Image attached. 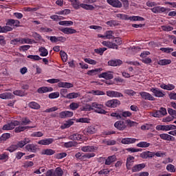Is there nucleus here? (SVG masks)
<instances>
[{"instance_id":"obj_33","label":"nucleus","mask_w":176,"mask_h":176,"mask_svg":"<svg viewBox=\"0 0 176 176\" xmlns=\"http://www.w3.org/2000/svg\"><path fill=\"white\" fill-rule=\"evenodd\" d=\"M74 124V120H69L66 121L62 126L61 129L64 130V129H69V127H71Z\"/></svg>"},{"instance_id":"obj_52","label":"nucleus","mask_w":176,"mask_h":176,"mask_svg":"<svg viewBox=\"0 0 176 176\" xmlns=\"http://www.w3.org/2000/svg\"><path fill=\"white\" fill-rule=\"evenodd\" d=\"M13 94H14V96H19V97H24V96H25V93L22 90H15L13 91Z\"/></svg>"},{"instance_id":"obj_30","label":"nucleus","mask_w":176,"mask_h":176,"mask_svg":"<svg viewBox=\"0 0 176 176\" xmlns=\"http://www.w3.org/2000/svg\"><path fill=\"white\" fill-rule=\"evenodd\" d=\"M56 153V151L52 149V148H47L45 150H43L41 152V155H46L47 156H52Z\"/></svg>"},{"instance_id":"obj_55","label":"nucleus","mask_w":176,"mask_h":176,"mask_svg":"<svg viewBox=\"0 0 176 176\" xmlns=\"http://www.w3.org/2000/svg\"><path fill=\"white\" fill-rule=\"evenodd\" d=\"M0 160H3L4 162H8L9 160V155L7 153H3L0 154Z\"/></svg>"},{"instance_id":"obj_36","label":"nucleus","mask_w":176,"mask_h":176,"mask_svg":"<svg viewBox=\"0 0 176 176\" xmlns=\"http://www.w3.org/2000/svg\"><path fill=\"white\" fill-rule=\"evenodd\" d=\"M155 129L158 131H169L168 125H157Z\"/></svg>"},{"instance_id":"obj_34","label":"nucleus","mask_w":176,"mask_h":176,"mask_svg":"<svg viewBox=\"0 0 176 176\" xmlns=\"http://www.w3.org/2000/svg\"><path fill=\"white\" fill-rule=\"evenodd\" d=\"M104 108H105V107H104V104H102V107H99L98 109H96L95 110V112L96 113H100L102 115H107V113H108V111H105Z\"/></svg>"},{"instance_id":"obj_38","label":"nucleus","mask_w":176,"mask_h":176,"mask_svg":"<svg viewBox=\"0 0 176 176\" xmlns=\"http://www.w3.org/2000/svg\"><path fill=\"white\" fill-rule=\"evenodd\" d=\"M160 50L162 52V53H166V54H170V53H173L174 52V48L172 47H161Z\"/></svg>"},{"instance_id":"obj_14","label":"nucleus","mask_w":176,"mask_h":176,"mask_svg":"<svg viewBox=\"0 0 176 176\" xmlns=\"http://www.w3.org/2000/svg\"><path fill=\"white\" fill-rule=\"evenodd\" d=\"M151 12H153V13H155V14L166 13V12H167V9L166 8L162 7V6L154 7V8H151Z\"/></svg>"},{"instance_id":"obj_1","label":"nucleus","mask_w":176,"mask_h":176,"mask_svg":"<svg viewBox=\"0 0 176 176\" xmlns=\"http://www.w3.org/2000/svg\"><path fill=\"white\" fill-rule=\"evenodd\" d=\"M69 2H71L73 8L78 10L80 8H82V9H85V10H94L95 8L93 5L90 4H85L80 3L79 0H68Z\"/></svg>"},{"instance_id":"obj_20","label":"nucleus","mask_w":176,"mask_h":176,"mask_svg":"<svg viewBox=\"0 0 176 176\" xmlns=\"http://www.w3.org/2000/svg\"><path fill=\"white\" fill-rule=\"evenodd\" d=\"M39 94H43V93H49L50 91H53V87H41L37 90Z\"/></svg>"},{"instance_id":"obj_17","label":"nucleus","mask_w":176,"mask_h":176,"mask_svg":"<svg viewBox=\"0 0 176 176\" xmlns=\"http://www.w3.org/2000/svg\"><path fill=\"white\" fill-rule=\"evenodd\" d=\"M74 116V112L69 111H62L59 113L60 119H65V118H72Z\"/></svg>"},{"instance_id":"obj_11","label":"nucleus","mask_w":176,"mask_h":176,"mask_svg":"<svg viewBox=\"0 0 176 176\" xmlns=\"http://www.w3.org/2000/svg\"><path fill=\"white\" fill-rule=\"evenodd\" d=\"M98 78H103V79L109 80L111 79H113V74H112V72L107 71L99 74Z\"/></svg>"},{"instance_id":"obj_4","label":"nucleus","mask_w":176,"mask_h":176,"mask_svg":"<svg viewBox=\"0 0 176 176\" xmlns=\"http://www.w3.org/2000/svg\"><path fill=\"white\" fill-rule=\"evenodd\" d=\"M167 115V109L164 107H161L159 110L155 111L153 113L154 118H163Z\"/></svg>"},{"instance_id":"obj_3","label":"nucleus","mask_w":176,"mask_h":176,"mask_svg":"<svg viewBox=\"0 0 176 176\" xmlns=\"http://www.w3.org/2000/svg\"><path fill=\"white\" fill-rule=\"evenodd\" d=\"M114 127L120 131H123V130L127 128V120H119L114 123Z\"/></svg>"},{"instance_id":"obj_45","label":"nucleus","mask_w":176,"mask_h":176,"mask_svg":"<svg viewBox=\"0 0 176 176\" xmlns=\"http://www.w3.org/2000/svg\"><path fill=\"white\" fill-rule=\"evenodd\" d=\"M100 71H101V69H94L92 70H89L87 74L89 76H94V75H97Z\"/></svg>"},{"instance_id":"obj_35","label":"nucleus","mask_w":176,"mask_h":176,"mask_svg":"<svg viewBox=\"0 0 176 176\" xmlns=\"http://www.w3.org/2000/svg\"><path fill=\"white\" fill-rule=\"evenodd\" d=\"M104 108H105V107H104V104H102V107H99L98 109H96L95 110V112L96 113H100L102 115H107V113H108V111H105Z\"/></svg>"},{"instance_id":"obj_32","label":"nucleus","mask_w":176,"mask_h":176,"mask_svg":"<svg viewBox=\"0 0 176 176\" xmlns=\"http://www.w3.org/2000/svg\"><path fill=\"white\" fill-rule=\"evenodd\" d=\"M80 96L79 93L72 92L66 95V98L68 100H72L73 98H78Z\"/></svg>"},{"instance_id":"obj_25","label":"nucleus","mask_w":176,"mask_h":176,"mask_svg":"<svg viewBox=\"0 0 176 176\" xmlns=\"http://www.w3.org/2000/svg\"><path fill=\"white\" fill-rule=\"evenodd\" d=\"M113 162H116V155L109 156L106 160L104 164L106 166H111Z\"/></svg>"},{"instance_id":"obj_64","label":"nucleus","mask_w":176,"mask_h":176,"mask_svg":"<svg viewBox=\"0 0 176 176\" xmlns=\"http://www.w3.org/2000/svg\"><path fill=\"white\" fill-rule=\"evenodd\" d=\"M67 153H60L55 155L56 159H64V157H66Z\"/></svg>"},{"instance_id":"obj_24","label":"nucleus","mask_w":176,"mask_h":176,"mask_svg":"<svg viewBox=\"0 0 176 176\" xmlns=\"http://www.w3.org/2000/svg\"><path fill=\"white\" fill-rule=\"evenodd\" d=\"M135 141H137V139L135 138H125L122 139L121 142L124 145H127L129 144H134Z\"/></svg>"},{"instance_id":"obj_48","label":"nucleus","mask_w":176,"mask_h":176,"mask_svg":"<svg viewBox=\"0 0 176 176\" xmlns=\"http://www.w3.org/2000/svg\"><path fill=\"white\" fill-rule=\"evenodd\" d=\"M107 25L109 27H116V25H119V23L117 21L112 20L106 22Z\"/></svg>"},{"instance_id":"obj_19","label":"nucleus","mask_w":176,"mask_h":176,"mask_svg":"<svg viewBox=\"0 0 176 176\" xmlns=\"http://www.w3.org/2000/svg\"><path fill=\"white\" fill-rule=\"evenodd\" d=\"M107 96L108 97H116V98H119V97H123V94L120 92L115 91H107Z\"/></svg>"},{"instance_id":"obj_39","label":"nucleus","mask_w":176,"mask_h":176,"mask_svg":"<svg viewBox=\"0 0 176 176\" xmlns=\"http://www.w3.org/2000/svg\"><path fill=\"white\" fill-rule=\"evenodd\" d=\"M59 25H65L66 27H71L74 25V22L72 21H60L58 22Z\"/></svg>"},{"instance_id":"obj_59","label":"nucleus","mask_w":176,"mask_h":176,"mask_svg":"<svg viewBox=\"0 0 176 176\" xmlns=\"http://www.w3.org/2000/svg\"><path fill=\"white\" fill-rule=\"evenodd\" d=\"M81 111H93L92 104H85L81 107Z\"/></svg>"},{"instance_id":"obj_12","label":"nucleus","mask_w":176,"mask_h":176,"mask_svg":"<svg viewBox=\"0 0 176 176\" xmlns=\"http://www.w3.org/2000/svg\"><path fill=\"white\" fill-rule=\"evenodd\" d=\"M98 147L94 146H84L81 147V151L82 152H86V153H93L96 152V151H98Z\"/></svg>"},{"instance_id":"obj_26","label":"nucleus","mask_w":176,"mask_h":176,"mask_svg":"<svg viewBox=\"0 0 176 176\" xmlns=\"http://www.w3.org/2000/svg\"><path fill=\"white\" fill-rule=\"evenodd\" d=\"M25 151L28 152H32V153H35L36 152V146L34 145V144H28L25 146Z\"/></svg>"},{"instance_id":"obj_54","label":"nucleus","mask_w":176,"mask_h":176,"mask_svg":"<svg viewBox=\"0 0 176 176\" xmlns=\"http://www.w3.org/2000/svg\"><path fill=\"white\" fill-rule=\"evenodd\" d=\"M166 170L167 171H169V173H175V166L171 164H169L166 166Z\"/></svg>"},{"instance_id":"obj_62","label":"nucleus","mask_w":176,"mask_h":176,"mask_svg":"<svg viewBox=\"0 0 176 176\" xmlns=\"http://www.w3.org/2000/svg\"><path fill=\"white\" fill-rule=\"evenodd\" d=\"M96 131V128H94V126H89L87 129V134H94Z\"/></svg>"},{"instance_id":"obj_42","label":"nucleus","mask_w":176,"mask_h":176,"mask_svg":"<svg viewBox=\"0 0 176 176\" xmlns=\"http://www.w3.org/2000/svg\"><path fill=\"white\" fill-rule=\"evenodd\" d=\"M171 63V59H162L158 61V65H168Z\"/></svg>"},{"instance_id":"obj_16","label":"nucleus","mask_w":176,"mask_h":176,"mask_svg":"<svg viewBox=\"0 0 176 176\" xmlns=\"http://www.w3.org/2000/svg\"><path fill=\"white\" fill-rule=\"evenodd\" d=\"M123 64V61L120 59L111 60L108 61V65L111 67H119Z\"/></svg>"},{"instance_id":"obj_5","label":"nucleus","mask_w":176,"mask_h":176,"mask_svg":"<svg viewBox=\"0 0 176 176\" xmlns=\"http://www.w3.org/2000/svg\"><path fill=\"white\" fill-rule=\"evenodd\" d=\"M150 91L153 94L155 97H157L158 98H162L166 96V93L159 88L153 87L150 89Z\"/></svg>"},{"instance_id":"obj_61","label":"nucleus","mask_w":176,"mask_h":176,"mask_svg":"<svg viewBox=\"0 0 176 176\" xmlns=\"http://www.w3.org/2000/svg\"><path fill=\"white\" fill-rule=\"evenodd\" d=\"M162 31H166L167 32H168L170 31H173V30H174V28L170 25H162Z\"/></svg>"},{"instance_id":"obj_18","label":"nucleus","mask_w":176,"mask_h":176,"mask_svg":"<svg viewBox=\"0 0 176 176\" xmlns=\"http://www.w3.org/2000/svg\"><path fill=\"white\" fill-rule=\"evenodd\" d=\"M54 142V139L53 138H45L38 142V145H50Z\"/></svg>"},{"instance_id":"obj_43","label":"nucleus","mask_w":176,"mask_h":176,"mask_svg":"<svg viewBox=\"0 0 176 176\" xmlns=\"http://www.w3.org/2000/svg\"><path fill=\"white\" fill-rule=\"evenodd\" d=\"M29 107L32 109H39V108H41V105H39L36 102H30L29 103Z\"/></svg>"},{"instance_id":"obj_21","label":"nucleus","mask_w":176,"mask_h":176,"mask_svg":"<svg viewBox=\"0 0 176 176\" xmlns=\"http://www.w3.org/2000/svg\"><path fill=\"white\" fill-rule=\"evenodd\" d=\"M102 45H103V46L109 47V49H116V50H118V45H115V43L111 41H104L102 42Z\"/></svg>"},{"instance_id":"obj_58","label":"nucleus","mask_w":176,"mask_h":176,"mask_svg":"<svg viewBox=\"0 0 176 176\" xmlns=\"http://www.w3.org/2000/svg\"><path fill=\"white\" fill-rule=\"evenodd\" d=\"M25 130H27V126L19 125L18 127L15 128L14 131L16 133H21V131H24Z\"/></svg>"},{"instance_id":"obj_60","label":"nucleus","mask_w":176,"mask_h":176,"mask_svg":"<svg viewBox=\"0 0 176 176\" xmlns=\"http://www.w3.org/2000/svg\"><path fill=\"white\" fill-rule=\"evenodd\" d=\"M10 137V133H3L1 136H0V142L1 141H6V140H9Z\"/></svg>"},{"instance_id":"obj_6","label":"nucleus","mask_w":176,"mask_h":176,"mask_svg":"<svg viewBox=\"0 0 176 176\" xmlns=\"http://www.w3.org/2000/svg\"><path fill=\"white\" fill-rule=\"evenodd\" d=\"M105 105L107 108H116L120 105V101L118 99H112L106 102Z\"/></svg>"},{"instance_id":"obj_8","label":"nucleus","mask_w":176,"mask_h":176,"mask_svg":"<svg viewBox=\"0 0 176 176\" xmlns=\"http://www.w3.org/2000/svg\"><path fill=\"white\" fill-rule=\"evenodd\" d=\"M146 167V164L145 163L138 164L134 165L132 168H131L132 173H139V171H142Z\"/></svg>"},{"instance_id":"obj_46","label":"nucleus","mask_w":176,"mask_h":176,"mask_svg":"<svg viewBox=\"0 0 176 176\" xmlns=\"http://www.w3.org/2000/svg\"><path fill=\"white\" fill-rule=\"evenodd\" d=\"M126 126H129V127H137V126H138V122L131 120H126Z\"/></svg>"},{"instance_id":"obj_53","label":"nucleus","mask_w":176,"mask_h":176,"mask_svg":"<svg viewBox=\"0 0 176 176\" xmlns=\"http://www.w3.org/2000/svg\"><path fill=\"white\" fill-rule=\"evenodd\" d=\"M168 113L170 116V117L173 118V119H176V111L168 108Z\"/></svg>"},{"instance_id":"obj_31","label":"nucleus","mask_w":176,"mask_h":176,"mask_svg":"<svg viewBox=\"0 0 176 176\" xmlns=\"http://www.w3.org/2000/svg\"><path fill=\"white\" fill-rule=\"evenodd\" d=\"M30 141L31 140L30 139L25 138L23 140L19 142L16 144V146H18V148H23V146H24L25 145H27V144H30Z\"/></svg>"},{"instance_id":"obj_15","label":"nucleus","mask_w":176,"mask_h":176,"mask_svg":"<svg viewBox=\"0 0 176 176\" xmlns=\"http://www.w3.org/2000/svg\"><path fill=\"white\" fill-rule=\"evenodd\" d=\"M107 3L113 6V8H122V2L119 0H107Z\"/></svg>"},{"instance_id":"obj_2","label":"nucleus","mask_w":176,"mask_h":176,"mask_svg":"<svg viewBox=\"0 0 176 176\" xmlns=\"http://www.w3.org/2000/svg\"><path fill=\"white\" fill-rule=\"evenodd\" d=\"M116 17L120 19V20H129L130 21H144L145 19L140 16H129L126 14H117Z\"/></svg>"},{"instance_id":"obj_23","label":"nucleus","mask_w":176,"mask_h":176,"mask_svg":"<svg viewBox=\"0 0 176 176\" xmlns=\"http://www.w3.org/2000/svg\"><path fill=\"white\" fill-rule=\"evenodd\" d=\"M142 159H148V157H153V152L146 151L140 153V155Z\"/></svg>"},{"instance_id":"obj_49","label":"nucleus","mask_w":176,"mask_h":176,"mask_svg":"<svg viewBox=\"0 0 176 176\" xmlns=\"http://www.w3.org/2000/svg\"><path fill=\"white\" fill-rule=\"evenodd\" d=\"M48 97L51 100H53L54 98H58L60 97V93L58 92V91L51 93V94H49Z\"/></svg>"},{"instance_id":"obj_9","label":"nucleus","mask_w":176,"mask_h":176,"mask_svg":"<svg viewBox=\"0 0 176 176\" xmlns=\"http://www.w3.org/2000/svg\"><path fill=\"white\" fill-rule=\"evenodd\" d=\"M140 96L143 100H148V101H155V97L148 92L141 91Z\"/></svg>"},{"instance_id":"obj_29","label":"nucleus","mask_w":176,"mask_h":176,"mask_svg":"<svg viewBox=\"0 0 176 176\" xmlns=\"http://www.w3.org/2000/svg\"><path fill=\"white\" fill-rule=\"evenodd\" d=\"M160 138L164 141H173L174 140V137L167 134V133H162L160 135Z\"/></svg>"},{"instance_id":"obj_51","label":"nucleus","mask_w":176,"mask_h":176,"mask_svg":"<svg viewBox=\"0 0 176 176\" xmlns=\"http://www.w3.org/2000/svg\"><path fill=\"white\" fill-rule=\"evenodd\" d=\"M60 57L62 58V61L65 63L67 60L68 59V55H67V53L64 51H60Z\"/></svg>"},{"instance_id":"obj_41","label":"nucleus","mask_w":176,"mask_h":176,"mask_svg":"<svg viewBox=\"0 0 176 176\" xmlns=\"http://www.w3.org/2000/svg\"><path fill=\"white\" fill-rule=\"evenodd\" d=\"M63 174L64 172L60 167H58L54 170V176H63Z\"/></svg>"},{"instance_id":"obj_28","label":"nucleus","mask_w":176,"mask_h":176,"mask_svg":"<svg viewBox=\"0 0 176 176\" xmlns=\"http://www.w3.org/2000/svg\"><path fill=\"white\" fill-rule=\"evenodd\" d=\"M13 31V28L10 26H1L0 25V34H6Z\"/></svg>"},{"instance_id":"obj_7","label":"nucleus","mask_w":176,"mask_h":176,"mask_svg":"<svg viewBox=\"0 0 176 176\" xmlns=\"http://www.w3.org/2000/svg\"><path fill=\"white\" fill-rule=\"evenodd\" d=\"M16 126H20V122L14 120L7 124L3 125V130H13Z\"/></svg>"},{"instance_id":"obj_63","label":"nucleus","mask_w":176,"mask_h":176,"mask_svg":"<svg viewBox=\"0 0 176 176\" xmlns=\"http://www.w3.org/2000/svg\"><path fill=\"white\" fill-rule=\"evenodd\" d=\"M69 13H71V10L65 9L62 11L56 12V14H69Z\"/></svg>"},{"instance_id":"obj_22","label":"nucleus","mask_w":176,"mask_h":176,"mask_svg":"<svg viewBox=\"0 0 176 176\" xmlns=\"http://www.w3.org/2000/svg\"><path fill=\"white\" fill-rule=\"evenodd\" d=\"M13 97V94L10 92L0 94V98H1V100H12Z\"/></svg>"},{"instance_id":"obj_37","label":"nucleus","mask_w":176,"mask_h":176,"mask_svg":"<svg viewBox=\"0 0 176 176\" xmlns=\"http://www.w3.org/2000/svg\"><path fill=\"white\" fill-rule=\"evenodd\" d=\"M38 52L41 53L40 56L41 57H46L47 56V54H49V51H47L46 50V48L43 47H41L38 49Z\"/></svg>"},{"instance_id":"obj_56","label":"nucleus","mask_w":176,"mask_h":176,"mask_svg":"<svg viewBox=\"0 0 176 176\" xmlns=\"http://www.w3.org/2000/svg\"><path fill=\"white\" fill-rule=\"evenodd\" d=\"M113 43H115L117 47L118 46H120L122 45V38L119 37H116L113 40Z\"/></svg>"},{"instance_id":"obj_40","label":"nucleus","mask_w":176,"mask_h":176,"mask_svg":"<svg viewBox=\"0 0 176 176\" xmlns=\"http://www.w3.org/2000/svg\"><path fill=\"white\" fill-rule=\"evenodd\" d=\"M138 148H149L151 146V143H148L147 142H140L136 144Z\"/></svg>"},{"instance_id":"obj_50","label":"nucleus","mask_w":176,"mask_h":176,"mask_svg":"<svg viewBox=\"0 0 176 176\" xmlns=\"http://www.w3.org/2000/svg\"><path fill=\"white\" fill-rule=\"evenodd\" d=\"M104 35L107 39H112L113 38V31L108 30L105 32Z\"/></svg>"},{"instance_id":"obj_13","label":"nucleus","mask_w":176,"mask_h":176,"mask_svg":"<svg viewBox=\"0 0 176 176\" xmlns=\"http://www.w3.org/2000/svg\"><path fill=\"white\" fill-rule=\"evenodd\" d=\"M61 32L65 34L66 35H71L72 34H76V30L72 28H63L59 29Z\"/></svg>"},{"instance_id":"obj_57","label":"nucleus","mask_w":176,"mask_h":176,"mask_svg":"<svg viewBox=\"0 0 176 176\" xmlns=\"http://www.w3.org/2000/svg\"><path fill=\"white\" fill-rule=\"evenodd\" d=\"M28 58H30L31 60H34V61H39V60H42V58H41L38 55H29V56H28Z\"/></svg>"},{"instance_id":"obj_27","label":"nucleus","mask_w":176,"mask_h":176,"mask_svg":"<svg viewBox=\"0 0 176 176\" xmlns=\"http://www.w3.org/2000/svg\"><path fill=\"white\" fill-rule=\"evenodd\" d=\"M69 140H72V141H80L82 140V135L78 133H73L69 136Z\"/></svg>"},{"instance_id":"obj_44","label":"nucleus","mask_w":176,"mask_h":176,"mask_svg":"<svg viewBox=\"0 0 176 176\" xmlns=\"http://www.w3.org/2000/svg\"><path fill=\"white\" fill-rule=\"evenodd\" d=\"M107 50V47H100L98 49H95L94 50V52L96 54H99L100 56H102V54H104V52H106Z\"/></svg>"},{"instance_id":"obj_10","label":"nucleus","mask_w":176,"mask_h":176,"mask_svg":"<svg viewBox=\"0 0 176 176\" xmlns=\"http://www.w3.org/2000/svg\"><path fill=\"white\" fill-rule=\"evenodd\" d=\"M135 161V157H134L132 155H128L126 158V168L128 170H131V167L133 166V164Z\"/></svg>"},{"instance_id":"obj_47","label":"nucleus","mask_w":176,"mask_h":176,"mask_svg":"<svg viewBox=\"0 0 176 176\" xmlns=\"http://www.w3.org/2000/svg\"><path fill=\"white\" fill-rule=\"evenodd\" d=\"M95 156L96 153H86L81 157V160H85V159H91V157H94Z\"/></svg>"}]
</instances>
